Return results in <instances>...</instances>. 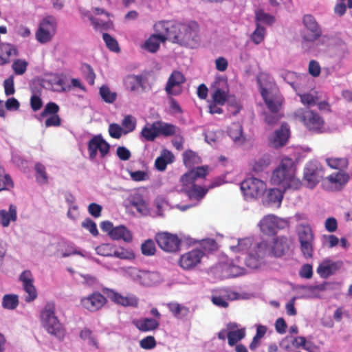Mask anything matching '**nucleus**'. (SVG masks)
Wrapping results in <instances>:
<instances>
[{
    "mask_svg": "<svg viewBox=\"0 0 352 352\" xmlns=\"http://www.w3.org/2000/svg\"><path fill=\"white\" fill-rule=\"evenodd\" d=\"M156 32L164 33L168 40L180 45L195 47L199 41V25L195 21L181 23L175 21H160L155 25Z\"/></svg>",
    "mask_w": 352,
    "mask_h": 352,
    "instance_id": "f257e3e1",
    "label": "nucleus"
},
{
    "mask_svg": "<svg viewBox=\"0 0 352 352\" xmlns=\"http://www.w3.org/2000/svg\"><path fill=\"white\" fill-rule=\"evenodd\" d=\"M271 183L282 186L284 190L300 188L302 183L296 177V167L292 158L285 157L280 161L278 166L272 172Z\"/></svg>",
    "mask_w": 352,
    "mask_h": 352,
    "instance_id": "f03ea898",
    "label": "nucleus"
},
{
    "mask_svg": "<svg viewBox=\"0 0 352 352\" xmlns=\"http://www.w3.org/2000/svg\"><path fill=\"white\" fill-rule=\"evenodd\" d=\"M294 116L311 133L321 134L326 132L324 119L316 111L299 108L294 111Z\"/></svg>",
    "mask_w": 352,
    "mask_h": 352,
    "instance_id": "7ed1b4c3",
    "label": "nucleus"
},
{
    "mask_svg": "<svg viewBox=\"0 0 352 352\" xmlns=\"http://www.w3.org/2000/svg\"><path fill=\"white\" fill-rule=\"evenodd\" d=\"M241 190L246 200L256 199L266 190V184L256 177H249L241 183Z\"/></svg>",
    "mask_w": 352,
    "mask_h": 352,
    "instance_id": "20e7f679",
    "label": "nucleus"
},
{
    "mask_svg": "<svg viewBox=\"0 0 352 352\" xmlns=\"http://www.w3.org/2000/svg\"><path fill=\"white\" fill-rule=\"evenodd\" d=\"M297 234L300 245V250L306 258L313 256L314 234L309 225H299Z\"/></svg>",
    "mask_w": 352,
    "mask_h": 352,
    "instance_id": "39448f33",
    "label": "nucleus"
},
{
    "mask_svg": "<svg viewBox=\"0 0 352 352\" xmlns=\"http://www.w3.org/2000/svg\"><path fill=\"white\" fill-rule=\"evenodd\" d=\"M41 317L43 327L49 333L59 340L64 338L65 331L55 316L54 309H43Z\"/></svg>",
    "mask_w": 352,
    "mask_h": 352,
    "instance_id": "423d86ee",
    "label": "nucleus"
},
{
    "mask_svg": "<svg viewBox=\"0 0 352 352\" xmlns=\"http://www.w3.org/2000/svg\"><path fill=\"white\" fill-rule=\"evenodd\" d=\"M269 256H272L270 243L262 241L254 247L245 258L246 265L252 269L257 268L261 260Z\"/></svg>",
    "mask_w": 352,
    "mask_h": 352,
    "instance_id": "0eeeda50",
    "label": "nucleus"
},
{
    "mask_svg": "<svg viewBox=\"0 0 352 352\" xmlns=\"http://www.w3.org/2000/svg\"><path fill=\"white\" fill-rule=\"evenodd\" d=\"M305 30L301 33L304 42L314 43L321 37L322 30L316 19L311 14H305L302 18Z\"/></svg>",
    "mask_w": 352,
    "mask_h": 352,
    "instance_id": "6e6552de",
    "label": "nucleus"
},
{
    "mask_svg": "<svg viewBox=\"0 0 352 352\" xmlns=\"http://www.w3.org/2000/svg\"><path fill=\"white\" fill-rule=\"evenodd\" d=\"M324 168L318 162L307 164L303 174V179L307 187L314 188L324 177Z\"/></svg>",
    "mask_w": 352,
    "mask_h": 352,
    "instance_id": "1a4fd4ad",
    "label": "nucleus"
},
{
    "mask_svg": "<svg viewBox=\"0 0 352 352\" xmlns=\"http://www.w3.org/2000/svg\"><path fill=\"white\" fill-rule=\"evenodd\" d=\"M259 89L262 98L269 111L270 112L280 111L284 102V98L280 91L276 89H267L261 85Z\"/></svg>",
    "mask_w": 352,
    "mask_h": 352,
    "instance_id": "9d476101",
    "label": "nucleus"
},
{
    "mask_svg": "<svg viewBox=\"0 0 352 352\" xmlns=\"http://www.w3.org/2000/svg\"><path fill=\"white\" fill-rule=\"evenodd\" d=\"M56 20L52 16L45 17L39 24L36 38L41 43L50 41L56 31Z\"/></svg>",
    "mask_w": 352,
    "mask_h": 352,
    "instance_id": "9b49d317",
    "label": "nucleus"
},
{
    "mask_svg": "<svg viewBox=\"0 0 352 352\" xmlns=\"http://www.w3.org/2000/svg\"><path fill=\"white\" fill-rule=\"evenodd\" d=\"M155 240L160 248L170 253L179 251L182 242L176 234L166 232L156 234Z\"/></svg>",
    "mask_w": 352,
    "mask_h": 352,
    "instance_id": "f8f14e48",
    "label": "nucleus"
},
{
    "mask_svg": "<svg viewBox=\"0 0 352 352\" xmlns=\"http://www.w3.org/2000/svg\"><path fill=\"white\" fill-rule=\"evenodd\" d=\"M287 222L274 214H267L260 221L258 226L261 232L267 236L275 235L276 232L283 229Z\"/></svg>",
    "mask_w": 352,
    "mask_h": 352,
    "instance_id": "ddd939ff",
    "label": "nucleus"
},
{
    "mask_svg": "<svg viewBox=\"0 0 352 352\" xmlns=\"http://www.w3.org/2000/svg\"><path fill=\"white\" fill-rule=\"evenodd\" d=\"M102 292L108 298L118 305L133 307L138 305V299L133 294H128L126 296H123L115 290L109 288L103 289Z\"/></svg>",
    "mask_w": 352,
    "mask_h": 352,
    "instance_id": "4468645a",
    "label": "nucleus"
},
{
    "mask_svg": "<svg viewBox=\"0 0 352 352\" xmlns=\"http://www.w3.org/2000/svg\"><path fill=\"white\" fill-rule=\"evenodd\" d=\"M204 252L199 249H192L181 255L179 259V265L184 270H189L195 268L201 263Z\"/></svg>",
    "mask_w": 352,
    "mask_h": 352,
    "instance_id": "2eb2a0df",
    "label": "nucleus"
},
{
    "mask_svg": "<svg viewBox=\"0 0 352 352\" xmlns=\"http://www.w3.org/2000/svg\"><path fill=\"white\" fill-rule=\"evenodd\" d=\"M109 144L106 142L101 135H96L88 143V152L89 158L94 160L99 151L101 157H104L109 153Z\"/></svg>",
    "mask_w": 352,
    "mask_h": 352,
    "instance_id": "dca6fc26",
    "label": "nucleus"
},
{
    "mask_svg": "<svg viewBox=\"0 0 352 352\" xmlns=\"http://www.w3.org/2000/svg\"><path fill=\"white\" fill-rule=\"evenodd\" d=\"M19 280L22 283L23 289L27 295L25 296L26 302H32L37 297V292L34 287V278L30 270L23 271L19 276Z\"/></svg>",
    "mask_w": 352,
    "mask_h": 352,
    "instance_id": "f3484780",
    "label": "nucleus"
},
{
    "mask_svg": "<svg viewBox=\"0 0 352 352\" xmlns=\"http://www.w3.org/2000/svg\"><path fill=\"white\" fill-rule=\"evenodd\" d=\"M185 82L186 78L181 72L173 71L170 75L165 87L166 94L169 96H176L181 94V86Z\"/></svg>",
    "mask_w": 352,
    "mask_h": 352,
    "instance_id": "a211bd4d",
    "label": "nucleus"
},
{
    "mask_svg": "<svg viewBox=\"0 0 352 352\" xmlns=\"http://www.w3.org/2000/svg\"><path fill=\"white\" fill-rule=\"evenodd\" d=\"M292 241L290 238L285 236H278L273 239L270 243L272 256L281 257L289 250Z\"/></svg>",
    "mask_w": 352,
    "mask_h": 352,
    "instance_id": "6ab92c4d",
    "label": "nucleus"
},
{
    "mask_svg": "<svg viewBox=\"0 0 352 352\" xmlns=\"http://www.w3.org/2000/svg\"><path fill=\"white\" fill-rule=\"evenodd\" d=\"M239 295L229 289H219L212 294L211 300L215 306L226 307L228 301L236 300Z\"/></svg>",
    "mask_w": 352,
    "mask_h": 352,
    "instance_id": "aec40b11",
    "label": "nucleus"
},
{
    "mask_svg": "<svg viewBox=\"0 0 352 352\" xmlns=\"http://www.w3.org/2000/svg\"><path fill=\"white\" fill-rule=\"evenodd\" d=\"M212 87L214 89L212 96L213 102L219 105H223L227 100L228 93L227 80L218 78L215 80Z\"/></svg>",
    "mask_w": 352,
    "mask_h": 352,
    "instance_id": "412c9836",
    "label": "nucleus"
},
{
    "mask_svg": "<svg viewBox=\"0 0 352 352\" xmlns=\"http://www.w3.org/2000/svg\"><path fill=\"white\" fill-rule=\"evenodd\" d=\"M342 261L325 259L319 264L316 272L320 277L327 278L338 271L342 267Z\"/></svg>",
    "mask_w": 352,
    "mask_h": 352,
    "instance_id": "4be33fe9",
    "label": "nucleus"
},
{
    "mask_svg": "<svg viewBox=\"0 0 352 352\" xmlns=\"http://www.w3.org/2000/svg\"><path fill=\"white\" fill-rule=\"evenodd\" d=\"M18 55V50L14 45L8 43L0 44V66L9 63L12 56Z\"/></svg>",
    "mask_w": 352,
    "mask_h": 352,
    "instance_id": "5701e85b",
    "label": "nucleus"
},
{
    "mask_svg": "<svg viewBox=\"0 0 352 352\" xmlns=\"http://www.w3.org/2000/svg\"><path fill=\"white\" fill-rule=\"evenodd\" d=\"M151 35L144 43V48L150 52H156L160 45V43L168 40L167 36L164 33H160Z\"/></svg>",
    "mask_w": 352,
    "mask_h": 352,
    "instance_id": "b1692460",
    "label": "nucleus"
},
{
    "mask_svg": "<svg viewBox=\"0 0 352 352\" xmlns=\"http://www.w3.org/2000/svg\"><path fill=\"white\" fill-rule=\"evenodd\" d=\"M349 175L344 171H338L331 174L327 177V181L333 185L336 190H340L349 181Z\"/></svg>",
    "mask_w": 352,
    "mask_h": 352,
    "instance_id": "393cba45",
    "label": "nucleus"
},
{
    "mask_svg": "<svg viewBox=\"0 0 352 352\" xmlns=\"http://www.w3.org/2000/svg\"><path fill=\"white\" fill-rule=\"evenodd\" d=\"M289 136V129L287 124H283L280 128L275 131L272 140V144L274 147H281L286 144Z\"/></svg>",
    "mask_w": 352,
    "mask_h": 352,
    "instance_id": "a878e982",
    "label": "nucleus"
},
{
    "mask_svg": "<svg viewBox=\"0 0 352 352\" xmlns=\"http://www.w3.org/2000/svg\"><path fill=\"white\" fill-rule=\"evenodd\" d=\"M137 278L140 283L145 286H153L160 281V275L155 272L140 270Z\"/></svg>",
    "mask_w": 352,
    "mask_h": 352,
    "instance_id": "bb28decb",
    "label": "nucleus"
},
{
    "mask_svg": "<svg viewBox=\"0 0 352 352\" xmlns=\"http://www.w3.org/2000/svg\"><path fill=\"white\" fill-rule=\"evenodd\" d=\"M82 306L102 308L107 302L106 298L99 292H94L81 300Z\"/></svg>",
    "mask_w": 352,
    "mask_h": 352,
    "instance_id": "cd10ccee",
    "label": "nucleus"
},
{
    "mask_svg": "<svg viewBox=\"0 0 352 352\" xmlns=\"http://www.w3.org/2000/svg\"><path fill=\"white\" fill-rule=\"evenodd\" d=\"M237 327L236 324L230 323L228 325V328L230 331L228 332L227 338L228 344L231 346L235 345L236 342L242 340L245 336V330L243 329H234Z\"/></svg>",
    "mask_w": 352,
    "mask_h": 352,
    "instance_id": "c85d7f7f",
    "label": "nucleus"
},
{
    "mask_svg": "<svg viewBox=\"0 0 352 352\" xmlns=\"http://www.w3.org/2000/svg\"><path fill=\"white\" fill-rule=\"evenodd\" d=\"M129 202V206L135 208L140 214L146 215L148 213V204L141 195L135 194L131 196Z\"/></svg>",
    "mask_w": 352,
    "mask_h": 352,
    "instance_id": "c756f323",
    "label": "nucleus"
},
{
    "mask_svg": "<svg viewBox=\"0 0 352 352\" xmlns=\"http://www.w3.org/2000/svg\"><path fill=\"white\" fill-rule=\"evenodd\" d=\"M208 192V188L195 184L191 188H188L183 193H184L190 200L199 202L204 199Z\"/></svg>",
    "mask_w": 352,
    "mask_h": 352,
    "instance_id": "7c9ffc66",
    "label": "nucleus"
},
{
    "mask_svg": "<svg viewBox=\"0 0 352 352\" xmlns=\"http://www.w3.org/2000/svg\"><path fill=\"white\" fill-rule=\"evenodd\" d=\"M173 160V153L167 149H164L161 155L155 160V166L158 170L164 171L166 168L167 164L172 163Z\"/></svg>",
    "mask_w": 352,
    "mask_h": 352,
    "instance_id": "2f4dec72",
    "label": "nucleus"
},
{
    "mask_svg": "<svg viewBox=\"0 0 352 352\" xmlns=\"http://www.w3.org/2000/svg\"><path fill=\"white\" fill-rule=\"evenodd\" d=\"M17 218L16 207L11 204L9 210H0V224L3 227H8L10 221H15Z\"/></svg>",
    "mask_w": 352,
    "mask_h": 352,
    "instance_id": "473e14b6",
    "label": "nucleus"
},
{
    "mask_svg": "<svg viewBox=\"0 0 352 352\" xmlns=\"http://www.w3.org/2000/svg\"><path fill=\"white\" fill-rule=\"evenodd\" d=\"M125 87L131 91H136L140 87L144 89L143 77L141 75H129L124 79Z\"/></svg>",
    "mask_w": 352,
    "mask_h": 352,
    "instance_id": "72a5a7b5",
    "label": "nucleus"
},
{
    "mask_svg": "<svg viewBox=\"0 0 352 352\" xmlns=\"http://www.w3.org/2000/svg\"><path fill=\"white\" fill-rule=\"evenodd\" d=\"M327 165L332 169L343 171L349 166V159L346 157H330L325 159Z\"/></svg>",
    "mask_w": 352,
    "mask_h": 352,
    "instance_id": "f704fd0d",
    "label": "nucleus"
},
{
    "mask_svg": "<svg viewBox=\"0 0 352 352\" xmlns=\"http://www.w3.org/2000/svg\"><path fill=\"white\" fill-rule=\"evenodd\" d=\"M110 237L113 240L122 239L125 242H131L133 239L131 232L124 226L115 227Z\"/></svg>",
    "mask_w": 352,
    "mask_h": 352,
    "instance_id": "c9c22d12",
    "label": "nucleus"
},
{
    "mask_svg": "<svg viewBox=\"0 0 352 352\" xmlns=\"http://www.w3.org/2000/svg\"><path fill=\"white\" fill-rule=\"evenodd\" d=\"M134 324L143 332L153 331L159 327V322L155 319L147 318L135 321Z\"/></svg>",
    "mask_w": 352,
    "mask_h": 352,
    "instance_id": "e433bc0d",
    "label": "nucleus"
},
{
    "mask_svg": "<svg viewBox=\"0 0 352 352\" xmlns=\"http://www.w3.org/2000/svg\"><path fill=\"white\" fill-rule=\"evenodd\" d=\"M157 121L152 124L147 123L142 129L141 135L146 140L153 142L159 136Z\"/></svg>",
    "mask_w": 352,
    "mask_h": 352,
    "instance_id": "4c0bfd02",
    "label": "nucleus"
},
{
    "mask_svg": "<svg viewBox=\"0 0 352 352\" xmlns=\"http://www.w3.org/2000/svg\"><path fill=\"white\" fill-rule=\"evenodd\" d=\"M228 132L234 142L238 144L243 142L245 138L243 135L242 126L239 123H232L228 128Z\"/></svg>",
    "mask_w": 352,
    "mask_h": 352,
    "instance_id": "58836bf2",
    "label": "nucleus"
},
{
    "mask_svg": "<svg viewBox=\"0 0 352 352\" xmlns=\"http://www.w3.org/2000/svg\"><path fill=\"white\" fill-rule=\"evenodd\" d=\"M14 186L11 176L6 173L5 168L0 166V192L3 190H10Z\"/></svg>",
    "mask_w": 352,
    "mask_h": 352,
    "instance_id": "ea45409f",
    "label": "nucleus"
},
{
    "mask_svg": "<svg viewBox=\"0 0 352 352\" xmlns=\"http://www.w3.org/2000/svg\"><path fill=\"white\" fill-rule=\"evenodd\" d=\"M183 162L186 167L191 168L201 163V157L192 150H186L182 154Z\"/></svg>",
    "mask_w": 352,
    "mask_h": 352,
    "instance_id": "a19ab883",
    "label": "nucleus"
},
{
    "mask_svg": "<svg viewBox=\"0 0 352 352\" xmlns=\"http://www.w3.org/2000/svg\"><path fill=\"white\" fill-rule=\"evenodd\" d=\"M270 164V158L268 155H264L262 157L254 160L251 163L252 171L256 173H261Z\"/></svg>",
    "mask_w": 352,
    "mask_h": 352,
    "instance_id": "79ce46f5",
    "label": "nucleus"
},
{
    "mask_svg": "<svg viewBox=\"0 0 352 352\" xmlns=\"http://www.w3.org/2000/svg\"><path fill=\"white\" fill-rule=\"evenodd\" d=\"M194 175V170H190L184 174L180 177L179 182L182 184L180 192H184L188 188H190L195 185V181L197 179Z\"/></svg>",
    "mask_w": 352,
    "mask_h": 352,
    "instance_id": "37998d69",
    "label": "nucleus"
},
{
    "mask_svg": "<svg viewBox=\"0 0 352 352\" xmlns=\"http://www.w3.org/2000/svg\"><path fill=\"white\" fill-rule=\"evenodd\" d=\"M158 134L165 137L172 136L176 133L177 126L174 124L164 122L162 121H157Z\"/></svg>",
    "mask_w": 352,
    "mask_h": 352,
    "instance_id": "c03bdc74",
    "label": "nucleus"
},
{
    "mask_svg": "<svg viewBox=\"0 0 352 352\" xmlns=\"http://www.w3.org/2000/svg\"><path fill=\"white\" fill-rule=\"evenodd\" d=\"M283 198V192L278 188H271L267 193V201L268 204H274L280 206Z\"/></svg>",
    "mask_w": 352,
    "mask_h": 352,
    "instance_id": "a18cd8bd",
    "label": "nucleus"
},
{
    "mask_svg": "<svg viewBox=\"0 0 352 352\" xmlns=\"http://www.w3.org/2000/svg\"><path fill=\"white\" fill-rule=\"evenodd\" d=\"M99 94L101 98L107 103L112 104L117 98V94L115 91H111L109 87L106 85H102L99 89Z\"/></svg>",
    "mask_w": 352,
    "mask_h": 352,
    "instance_id": "49530a36",
    "label": "nucleus"
},
{
    "mask_svg": "<svg viewBox=\"0 0 352 352\" xmlns=\"http://www.w3.org/2000/svg\"><path fill=\"white\" fill-rule=\"evenodd\" d=\"M297 94L300 97L302 104L307 107L314 106L318 101V92L316 91L305 94L297 93Z\"/></svg>",
    "mask_w": 352,
    "mask_h": 352,
    "instance_id": "de8ad7c7",
    "label": "nucleus"
},
{
    "mask_svg": "<svg viewBox=\"0 0 352 352\" xmlns=\"http://www.w3.org/2000/svg\"><path fill=\"white\" fill-rule=\"evenodd\" d=\"M265 34V28L263 26H262L259 23H256V28L250 35L251 41L255 45H258L264 41Z\"/></svg>",
    "mask_w": 352,
    "mask_h": 352,
    "instance_id": "09e8293b",
    "label": "nucleus"
},
{
    "mask_svg": "<svg viewBox=\"0 0 352 352\" xmlns=\"http://www.w3.org/2000/svg\"><path fill=\"white\" fill-rule=\"evenodd\" d=\"M34 170L36 171V179L37 182L41 184H47L48 182V177L45 166L38 162L34 166Z\"/></svg>",
    "mask_w": 352,
    "mask_h": 352,
    "instance_id": "8fccbe9b",
    "label": "nucleus"
},
{
    "mask_svg": "<svg viewBox=\"0 0 352 352\" xmlns=\"http://www.w3.org/2000/svg\"><path fill=\"white\" fill-rule=\"evenodd\" d=\"M122 130L124 133H128L134 131L136 126V120L131 115L124 116L122 121Z\"/></svg>",
    "mask_w": 352,
    "mask_h": 352,
    "instance_id": "3c124183",
    "label": "nucleus"
},
{
    "mask_svg": "<svg viewBox=\"0 0 352 352\" xmlns=\"http://www.w3.org/2000/svg\"><path fill=\"white\" fill-rule=\"evenodd\" d=\"M141 251L144 256H151L155 255L156 248L154 241L152 239L146 240L141 245Z\"/></svg>",
    "mask_w": 352,
    "mask_h": 352,
    "instance_id": "603ef678",
    "label": "nucleus"
},
{
    "mask_svg": "<svg viewBox=\"0 0 352 352\" xmlns=\"http://www.w3.org/2000/svg\"><path fill=\"white\" fill-rule=\"evenodd\" d=\"M19 305V298L16 294H6L3 298V308H16Z\"/></svg>",
    "mask_w": 352,
    "mask_h": 352,
    "instance_id": "864d4df0",
    "label": "nucleus"
},
{
    "mask_svg": "<svg viewBox=\"0 0 352 352\" xmlns=\"http://www.w3.org/2000/svg\"><path fill=\"white\" fill-rule=\"evenodd\" d=\"M102 38L106 44V46L109 50L115 52H120L119 45L116 38L112 37L108 33H104L102 34Z\"/></svg>",
    "mask_w": 352,
    "mask_h": 352,
    "instance_id": "5fc2aeb1",
    "label": "nucleus"
},
{
    "mask_svg": "<svg viewBox=\"0 0 352 352\" xmlns=\"http://www.w3.org/2000/svg\"><path fill=\"white\" fill-rule=\"evenodd\" d=\"M28 63L25 60L16 59L12 64V69L16 75H23L27 70Z\"/></svg>",
    "mask_w": 352,
    "mask_h": 352,
    "instance_id": "6e6d98bb",
    "label": "nucleus"
},
{
    "mask_svg": "<svg viewBox=\"0 0 352 352\" xmlns=\"http://www.w3.org/2000/svg\"><path fill=\"white\" fill-rule=\"evenodd\" d=\"M60 110L59 106L54 102H50L45 106L43 111L41 113V117H46L48 116L56 115L58 114Z\"/></svg>",
    "mask_w": 352,
    "mask_h": 352,
    "instance_id": "4d7b16f0",
    "label": "nucleus"
},
{
    "mask_svg": "<svg viewBox=\"0 0 352 352\" xmlns=\"http://www.w3.org/2000/svg\"><path fill=\"white\" fill-rule=\"evenodd\" d=\"M283 117L279 111L270 112L265 113V122L270 126H274L276 124L280 119Z\"/></svg>",
    "mask_w": 352,
    "mask_h": 352,
    "instance_id": "13d9d810",
    "label": "nucleus"
},
{
    "mask_svg": "<svg viewBox=\"0 0 352 352\" xmlns=\"http://www.w3.org/2000/svg\"><path fill=\"white\" fill-rule=\"evenodd\" d=\"M340 2L338 3L334 8V12L336 14L339 15L340 16H343L346 11V6L344 2L346 1L347 7L349 8L352 9V0H339Z\"/></svg>",
    "mask_w": 352,
    "mask_h": 352,
    "instance_id": "bf43d9fd",
    "label": "nucleus"
},
{
    "mask_svg": "<svg viewBox=\"0 0 352 352\" xmlns=\"http://www.w3.org/2000/svg\"><path fill=\"white\" fill-rule=\"evenodd\" d=\"M256 23L263 22L272 25L274 22V17L262 10H259L256 12Z\"/></svg>",
    "mask_w": 352,
    "mask_h": 352,
    "instance_id": "052dcab7",
    "label": "nucleus"
},
{
    "mask_svg": "<svg viewBox=\"0 0 352 352\" xmlns=\"http://www.w3.org/2000/svg\"><path fill=\"white\" fill-rule=\"evenodd\" d=\"M85 78L88 83L93 85L95 82L96 75L92 67L88 64H84L82 66Z\"/></svg>",
    "mask_w": 352,
    "mask_h": 352,
    "instance_id": "680f3d73",
    "label": "nucleus"
},
{
    "mask_svg": "<svg viewBox=\"0 0 352 352\" xmlns=\"http://www.w3.org/2000/svg\"><path fill=\"white\" fill-rule=\"evenodd\" d=\"M98 254L103 256H112L113 247L110 244L104 243L98 245L96 249Z\"/></svg>",
    "mask_w": 352,
    "mask_h": 352,
    "instance_id": "e2e57ef3",
    "label": "nucleus"
},
{
    "mask_svg": "<svg viewBox=\"0 0 352 352\" xmlns=\"http://www.w3.org/2000/svg\"><path fill=\"white\" fill-rule=\"evenodd\" d=\"M82 226L88 230L93 236H96L98 234L96 223L89 218H87L82 221Z\"/></svg>",
    "mask_w": 352,
    "mask_h": 352,
    "instance_id": "0e129e2a",
    "label": "nucleus"
},
{
    "mask_svg": "<svg viewBox=\"0 0 352 352\" xmlns=\"http://www.w3.org/2000/svg\"><path fill=\"white\" fill-rule=\"evenodd\" d=\"M140 345L144 349H151L156 346V341L153 336H148L140 340Z\"/></svg>",
    "mask_w": 352,
    "mask_h": 352,
    "instance_id": "69168bd1",
    "label": "nucleus"
},
{
    "mask_svg": "<svg viewBox=\"0 0 352 352\" xmlns=\"http://www.w3.org/2000/svg\"><path fill=\"white\" fill-rule=\"evenodd\" d=\"M109 133L111 138L119 139L122 136V128L118 124H110L109 126Z\"/></svg>",
    "mask_w": 352,
    "mask_h": 352,
    "instance_id": "338daca9",
    "label": "nucleus"
},
{
    "mask_svg": "<svg viewBox=\"0 0 352 352\" xmlns=\"http://www.w3.org/2000/svg\"><path fill=\"white\" fill-rule=\"evenodd\" d=\"M14 84V83L13 76H10L9 78L4 80L3 87L5 90V94L6 96H10L14 94L15 89Z\"/></svg>",
    "mask_w": 352,
    "mask_h": 352,
    "instance_id": "774afa93",
    "label": "nucleus"
}]
</instances>
